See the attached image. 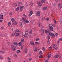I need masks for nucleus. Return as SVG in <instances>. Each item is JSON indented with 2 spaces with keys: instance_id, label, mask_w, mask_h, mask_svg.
I'll return each mask as SVG.
<instances>
[{
  "instance_id": "obj_11",
  "label": "nucleus",
  "mask_w": 62,
  "mask_h": 62,
  "mask_svg": "<svg viewBox=\"0 0 62 62\" xmlns=\"http://www.w3.org/2000/svg\"><path fill=\"white\" fill-rule=\"evenodd\" d=\"M27 35H28V33H25V35H24V37H26V38H28V36H27Z\"/></svg>"
},
{
  "instance_id": "obj_12",
  "label": "nucleus",
  "mask_w": 62,
  "mask_h": 62,
  "mask_svg": "<svg viewBox=\"0 0 62 62\" xmlns=\"http://www.w3.org/2000/svg\"><path fill=\"white\" fill-rule=\"evenodd\" d=\"M24 22V24H26V23H29V21L26 20Z\"/></svg>"
},
{
  "instance_id": "obj_19",
  "label": "nucleus",
  "mask_w": 62,
  "mask_h": 62,
  "mask_svg": "<svg viewBox=\"0 0 62 62\" xmlns=\"http://www.w3.org/2000/svg\"><path fill=\"white\" fill-rule=\"evenodd\" d=\"M27 49L25 48V49L24 52H25V53L26 54H27Z\"/></svg>"
},
{
  "instance_id": "obj_49",
  "label": "nucleus",
  "mask_w": 62,
  "mask_h": 62,
  "mask_svg": "<svg viewBox=\"0 0 62 62\" xmlns=\"http://www.w3.org/2000/svg\"><path fill=\"white\" fill-rule=\"evenodd\" d=\"M8 59V60H10V58H9V57H8V58H7Z\"/></svg>"
},
{
  "instance_id": "obj_44",
  "label": "nucleus",
  "mask_w": 62,
  "mask_h": 62,
  "mask_svg": "<svg viewBox=\"0 0 62 62\" xmlns=\"http://www.w3.org/2000/svg\"><path fill=\"white\" fill-rule=\"evenodd\" d=\"M14 56L15 57H17V54H14Z\"/></svg>"
},
{
  "instance_id": "obj_28",
  "label": "nucleus",
  "mask_w": 62,
  "mask_h": 62,
  "mask_svg": "<svg viewBox=\"0 0 62 62\" xmlns=\"http://www.w3.org/2000/svg\"><path fill=\"white\" fill-rule=\"evenodd\" d=\"M38 49H37V47H35V49H34V51L35 52L36 51H37Z\"/></svg>"
},
{
  "instance_id": "obj_31",
  "label": "nucleus",
  "mask_w": 62,
  "mask_h": 62,
  "mask_svg": "<svg viewBox=\"0 0 62 62\" xmlns=\"http://www.w3.org/2000/svg\"><path fill=\"white\" fill-rule=\"evenodd\" d=\"M60 23L61 24H62V20H60Z\"/></svg>"
},
{
  "instance_id": "obj_64",
  "label": "nucleus",
  "mask_w": 62,
  "mask_h": 62,
  "mask_svg": "<svg viewBox=\"0 0 62 62\" xmlns=\"http://www.w3.org/2000/svg\"><path fill=\"white\" fill-rule=\"evenodd\" d=\"M20 24L22 26L23 25V24H22V22H21V23Z\"/></svg>"
},
{
  "instance_id": "obj_27",
  "label": "nucleus",
  "mask_w": 62,
  "mask_h": 62,
  "mask_svg": "<svg viewBox=\"0 0 62 62\" xmlns=\"http://www.w3.org/2000/svg\"><path fill=\"white\" fill-rule=\"evenodd\" d=\"M42 54V51H40L39 52V54Z\"/></svg>"
},
{
  "instance_id": "obj_45",
  "label": "nucleus",
  "mask_w": 62,
  "mask_h": 62,
  "mask_svg": "<svg viewBox=\"0 0 62 62\" xmlns=\"http://www.w3.org/2000/svg\"><path fill=\"white\" fill-rule=\"evenodd\" d=\"M50 32V31H47V33H49Z\"/></svg>"
},
{
  "instance_id": "obj_30",
  "label": "nucleus",
  "mask_w": 62,
  "mask_h": 62,
  "mask_svg": "<svg viewBox=\"0 0 62 62\" xmlns=\"http://www.w3.org/2000/svg\"><path fill=\"white\" fill-rule=\"evenodd\" d=\"M30 5L31 6H32V5H33V3H32V2H30Z\"/></svg>"
},
{
  "instance_id": "obj_47",
  "label": "nucleus",
  "mask_w": 62,
  "mask_h": 62,
  "mask_svg": "<svg viewBox=\"0 0 62 62\" xmlns=\"http://www.w3.org/2000/svg\"><path fill=\"white\" fill-rule=\"evenodd\" d=\"M52 26L53 27H55V26H54V24H52Z\"/></svg>"
},
{
  "instance_id": "obj_54",
  "label": "nucleus",
  "mask_w": 62,
  "mask_h": 62,
  "mask_svg": "<svg viewBox=\"0 0 62 62\" xmlns=\"http://www.w3.org/2000/svg\"><path fill=\"white\" fill-rule=\"evenodd\" d=\"M45 33H47V30H46L45 31Z\"/></svg>"
},
{
  "instance_id": "obj_4",
  "label": "nucleus",
  "mask_w": 62,
  "mask_h": 62,
  "mask_svg": "<svg viewBox=\"0 0 62 62\" xmlns=\"http://www.w3.org/2000/svg\"><path fill=\"white\" fill-rule=\"evenodd\" d=\"M20 10L21 11H22L23 10V6H22L20 7Z\"/></svg>"
},
{
  "instance_id": "obj_29",
  "label": "nucleus",
  "mask_w": 62,
  "mask_h": 62,
  "mask_svg": "<svg viewBox=\"0 0 62 62\" xmlns=\"http://www.w3.org/2000/svg\"><path fill=\"white\" fill-rule=\"evenodd\" d=\"M43 57V56H42V55H41L39 56V58H42V57Z\"/></svg>"
},
{
  "instance_id": "obj_35",
  "label": "nucleus",
  "mask_w": 62,
  "mask_h": 62,
  "mask_svg": "<svg viewBox=\"0 0 62 62\" xmlns=\"http://www.w3.org/2000/svg\"><path fill=\"white\" fill-rule=\"evenodd\" d=\"M42 49L43 51H45V49L44 47H43Z\"/></svg>"
},
{
  "instance_id": "obj_21",
  "label": "nucleus",
  "mask_w": 62,
  "mask_h": 62,
  "mask_svg": "<svg viewBox=\"0 0 62 62\" xmlns=\"http://www.w3.org/2000/svg\"><path fill=\"white\" fill-rule=\"evenodd\" d=\"M15 32L16 33H18V32H20V31L18 30H16L15 31Z\"/></svg>"
},
{
  "instance_id": "obj_42",
  "label": "nucleus",
  "mask_w": 62,
  "mask_h": 62,
  "mask_svg": "<svg viewBox=\"0 0 62 62\" xmlns=\"http://www.w3.org/2000/svg\"><path fill=\"white\" fill-rule=\"evenodd\" d=\"M32 60V58H30L29 59V61H31Z\"/></svg>"
},
{
  "instance_id": "obj_20",
  "label": "nucleus",
  "mask_w": 62,
  "mask_h": 62,
  "mask_svg": "<svg viewBox=\"0 0 62 62\" xmlns=\"http://www.w3.org/2000/svg\"><path fill=\"white\" fill-rule=\"evenodd\" d=\"M18 45L19 46H21L22 45V44L21 42H19L18 43Z\"/></svg>"
},
{
  "instance_id": "obj_36",
  "label": "nucleus",
  "mask_w": 62,
  "mask_h": 62,
  "mask_svg": "<svg viewBox=\"0 0 62 62\" xmlns=\"http://www.w3.org/2000/svg\"><path fill=\"white\" fill-rule=\"evenodd\" d=\"M0 52V53H2V54H4V51H1Z\"/></svg>"
},
{
  "instance_id": "obj_61",
  "label": "nucleus",
  "mask_w": 62,
  "mask_h": 62,
  "mask_svg": "<svg viewBox=\"0 0 62 62\" xmlns=\"http://www.w3.org/2000/svg\"><path fill=\"white\" fill-rule=\"evenodd\" d=\"M32 31H30V33L31 34V33H32Z\"/></svg>"
},
{
  "instance_id": "obj_18",
  "label": "nucleus",
  "mask_w": 62,
  "mask_h": 62,
  "mask_svg": "<svg viewBox=\"0 0 62 62\" xmlns=\"http://www.w3.org/2000/svg\"><path fill=\"white\" fill-rule=\"evenodd\" d=\"M1 17L0 16V19H3V15H2L1 16Z\"/></svg>"
},
{
  "instance_id": "obj_50",
  "label": "nucleus",
  "mask_w": 62,
  "mask_h": 62,
  "mask_svg": "<svg viewBox=\"0 0 62 62\" xmlns=\"http://www.w3.org/2000/svg\"><path fill=\"white\" fill-rule=\"evenodd\" d=\"M52 33H49V35L50 36H51Z\"/></svg>"
},
{
  "instance_id": "obj_55",
  "label": "nucleus",
  "mask_w": 62,
  "mask_h": 62,
  "mask_svg": "<svg viewBox=\"0 0 62 62\" xmlns=\"http://www.w3.org/2000/svg\"><path fill=\"white\" fill-rule=\"evenodd\" d=\"M38 7H39V8H40V6L39 5V4H38Z\"/></svg>"
},
{
  "instance_id": "obj_5",
  "label": "nucleus",
  "mask_w": 62,
  "mask_h": 62,
  "mask_svg": "<svg viewBox=\"0 0 62 62\" xmlns=\"http://www.w3.org/2000/svg\"><path fill=\"white\" fill-rule=\"evenodd\" d=\"M60 56V55H56L54 57V58H58L59 56Z\"/></svg>"
},
{
  "instance_id": "obj_32",
  "label": "nucleus",
  "mask_w": 62,
  "mask_h": 62,
  "mask_svg": "<svg viewBox=\"0 0 62 62\" xmlns=\"http://www.w3.org/2000/svg\"><path fill=\"white\" fill-rule=\"evenodd\" d=\"M14 7H16L17 6V4L16 3V4H14Z\"/></svg>"
},
{
  "instance_id": "obj_53",
  "label": "nucleus",
  "mask_w": 62,
  "mask_h": 62,
  "mask_svg": "<svg viewBox=\"0 0 62 62\" xmlns=\"http://www.w3.org/2000/svg\"><path fill=\"white\" fill-rule=\"evenodd\" d=\"M3 20L0 19V22H3Z\"/></svg>"
},
{
  "instance_id": "obj_13",
  "label": "nucleus",
  "mask_w": 62,
  "mask_h": 62,
  "mask_svg": "<svg viewBox=\"0 0 62 62\" xmlns=\"http://www.w3.org/2000/svg\"><path fill=\"white\" fill-rule=\"evenodd\" d=\"M51 36L53 38H54L55 37V36L54 35V33H52Z\"/></svg>"
},
{
  "instance_id": "obj_9",
  "label": "nucleus",
  "mask_w": 62,
  "mask_h": 62,
  "mask_svg": "<svg viewBox=\"0 0 62 62\" xmlns=\"http://www.w3.org/2000/svg\"><path fill=\"white\" fill-rule=\"evenodd\" d=\"M30 44H31V45H34V43H33V42L32 41H31Z\"/></svg>"
},
{
  "instance_id": "obj_63",
  "label": "nucleus",
  "mask_w": 62,
  "mask_h": 62,
  "mask_svg": "<svg viewBox=\"0 0 62 62\" xmlns=\"http://www.w3.org/2000/svg\"><path fill=\"white\" fill-rule=\"evenodd\" d=\"M50 54V53H49V54H48V56H49V57H51V55H49V54Z\"/></svg>"
},
{
  "instance_id": "obj_34",
  "label": "nucleus",
  "mask_w": 62,
  "mask_h": 62,
  "mask_svg": "<svg viewBox=\"0 0 62 62\" xmlns=\"http://www.w3.org/2000/svg\"><path fill=\"white\" fill-rule=\"evenodd\" d=\"M11 23H10V22H9L8 23V26H10V24H11Z\"/></svg>"
},
{
  "instance_id": "obj_48",
  "label": "nucleus",
  "mask_w": 62,
  "mask_h": 62,
  "mask_svg": "<svg viewBox=\"0 0 62 62\" xmlns=\"http://www.w3.org/2000/svg\"><path fill=\"white\" fill-rule=\"evenodd\" d=\"M54 23H57V22H56V21L55 20L54 21Z\"/></svg>"
},
{
  "instance_id": "obj_59",
  "label": "nucleus",
  "mask_w": 62,
  "mask_h": 62,
  "mask_svg": "<svg viewBox=\"0 0 62 62\" xmlns=\"http://www.w3.org/2000/svg\"><path fill=\"white\" fill-rule=\"evenodd\" d=\"M49 49H51H51H52V47L51 46H50L49 47Z\"/></svg>"
},
{
  "instance_id": "obj_39",
  "label": "nucleus",
  "mask_w": 62,
  "mask_h": 62,
  "mask_svg": "<svg viewBox=\"0 0 62 62\" xmlns=\"http://www.w3.org/2000/svg\"><path fill=\"white\" fill-rule=\"evenodd\" d=\"M15 33H13L11 35V36H12L13 37V36H15Z\"/></svg>"
},
{
  "instance_id": "obj_7",
  "label": "nucleus",
  "mask_w": 62,
  "mask_h": 62,
  "mask_svg": "<svg viewBox=\"0 0 62 62\" xmlns=\"http://www.w3.org/2000/svg\"><path fill=\"white\" fill-rule=\"evenodd\" d=\"M41 2L42 4H43V3H45V0H41Z\"/></svg>"
},
{
  "instance_id": "obj_1",
  "label": "nucleus",
  "mask_w": 62,
  "mask_h": 62,
  "mask_svg": "<svg viewBox=\"0 0 62 62\" xmlns=\"http://www.w3.org/2000/svg\"><path fill=\"white\" fill-rule=\"evenodd\" d=\"M11 48H12V50H13V51H15V50H16V48L15 47V46H14V45H12L11 46Z\"/></svg>"
},
{
  "instance_id": "obj_17",
  "label": "nucleus",
  "mask_w": 62,
  "mask_h": 62,
  "mask_svg": "<svg viewBox=\"0 0 62 62\" xmlns=\"http://www.w3.org/2000/svg\"><path fill=\"white\" fill-rule=\"evenodd\" d=\"M21 40L22 43H23V42L24 41V40L23 39H21Z\"/></svg>"
},
{
  "instance_id": "obj_41",
  "label": "nucleus",
  "mask_w": 62,
  "mask_h": 62,
  "mask_svg": "<svg viewBox=\"0 0 62 62\" xmlns=\"http://www.w3.org/2000/svg\"><path fill=\"white\" fill-rule=\"evenodd\" d=\"M12 14V12H10L9 13V15H11Z\"/></svg>"
},
{
  "instance_id": "obj_43",
  "label": "nucleus",
  "mask_w": 62,
  "mask_h": 62,
  "mask_svg": "<svg viewBox=\"0 0 62 62\" xmlns=\"http://www.w3.org/2000/svg\"><path fill=\"white\" fill-rule=\"evenodd\" d=\"M35 43H36V44H39V43L38 42H36Z\"/></svg>"
},
{
  "instance_id": "obj_3",
  "label": "nucleus",
  "mask_w": 62,
  "mask_h": 62,
  "mask_svg": "<svg viewBox=\"0 0 62 62\" xmlns=\"http://www.w3.org/2000/svg\"><path fill=\"white\" fill-rule=\"evenodd\" d=\"M49 29L50 31H53V28L52 27V26H50L49 27Z\"/></svg>"
},
{
  "instance_id": "obj_6",
  "label": "nucleus",
  "mask_w": 62,
  "mask_h": 62,
  "mask_svg": "<svg viewBox=\"0 0 62 62\" xmlns=\"http://www.w3.org/2000/svg\"><path fill=\"white\" fill-rule=\"evenodd\" d=\"M40 15V12L39 11H38L37 12V16H39Z\"/></svg>"
},
{
  "instance_id": "obj_37",
  "label": "nucleus",
  "mask_w": 62,
  "mask_h": 62,
  "mask_svg": "<svg viewBox=\"0 0 62 62\" xmlns=\"http://www.w3.org/2000/svg\"><path fill=\"white\" fill-rule=\"evenodd\" d=\"M0 59H2L3 58V57L2 56V55H0Z\"/></svg>"
},
{
  "instance_id": "obj_52",
  "label": "nucleus",
  "mask_w": 62,
  "mask_h": 62,
  "mask_svg": "<svg viewBox=\"0 0 62 62\" xmlns=\"http://www.w3.org/2000/svg\"><path fill=\"white\" fill-rule=\"evenodd\" d=\"M55 35L56 37L57 36V35H58V33H56Z\"/></svg>"
},
{
  "instance_id": "obj_25",
  "label": "nucleus",
  "mask_w": 62,
  "mask_h": 62,
  "mask_svg": "<svg viewBox=\"0 0 62 62\" xmlns=\"http://www.w3.org/2000/svg\"><path fill=\"white\" fill-rule=\"evenodd\" d=\"M16 51L18 53H21V51L20 50H17Z\"/></svg>"
},
{
  "instance_id": "obj_2",
  "label": "nucleus",
  "mask_w": 62,
  "mask_h": 62,
  "mask_svg": "<svg viewBox=\"0 0 62 62\" xmlns=\"http://www.w3.org/2000/svg\"><path fill=\"white\" fill-rule=\"evenodd\" d=\"M53 48L55 49V50H57L58 49V47H56V46H55V45H53Z\"/></svg>"
},
{
  "instance_id": "obj_15",
  "label": "nucleus",
  "mask_w": 62,
  "mask_h": 62,
  "mask_svg": "<svg viewBox=\"0 0 62 62\" xmlns=\"http://www.w3.org/2000/svg\"><path fill=\"white\" fill-rule=\"evenodd\" d=\"M41 31L42 34H43V33H44V30H41Z\"/></svg>"
},
{
  "instance_id": "obj_58",
  "label": "nucleus",
  "mask_w": 62,
  "mask_h": 62,
  "mask_svg": "<svg viewBox=\"0 0 62 62\" xmlns=\"http://www.w3.org/2000/svg\"><path fill=\"white\" fill-rule=\"evenodd\" d=\"M50 44V43L49 42H48V41H47V44Z\"/></svg>"
},
{
  "instance_id": "obj_33",
  "label": "nucleus",
  "mask_w": 62,
  "mask_h": 62,
  "mask_svg": "<svg viewBox=\"0 0 62 62\" xmlns=\"http://www.w3.org/2000/svg\"><path fill=\"white\" fill-rule=\"evenodd\" d=\"M58 5L59 7H61V4H60L59 3L58 4Z\"/></svg>"
},
{
  "instance_id": "obj_62",
  "label": "nucleus",
  "mask_w": 62,
  "mask_h": 62,
  "mask_svg": "<svg viewBox=\"0 0 62 62\" xmlns=\"http://www.w3.org/2000/svg\"><path fill=\"white\" fill-rule=\"evenodd\" d=\"M23 16H24V17H25V16H26L24 14H23Z\"/></svg>"
},
{
  "instance_id": "obj_24",
  "label": "nucleus",
  "mask_w": 62,
  "mask_h": 62,
  "mask_svg": "<svg viewBox=\"0 0 62 62\" xmlns=\"http://www.w3.org/2000/svg\"><path fill=\"white\" fill-rule=\"evenodd\" d=\"M47 9V7H46L43 8V9L44 10H46Z\"/></svg>"
},
{
  "instance_id": "obj_40",
  "label": "nucleus",
  "mask_w": 62,
  "mask_h": 62,
  "mask_svg": "<svg viewBox=\"0 0 62 62\" xmlns=\"http://www.w3.org/2000/svg\"><path fill=\"white\" fill-rule=\"evenodd\" d=\"M39 38H37L36 39V41H38V40H39Z\"/></svg>"
},
{
  "instance_id": "obj_46",
  "label": "nucleus",
  "mask_w": 62,
  "mask_h": 62,
  "mask_svg": "<svg viewBox=\"0 0 62 62\" xmlns=\"http://www.w3.org/2000/svg\"><path fill=\"white\" fill-rule=\"evenodd\" d=\"M60 41H62V38L60 39Z\"/></svg>"
},
{
  "instance_id": "obj_22",
  "label": "nucleus",
  "mask_w": 62,
  "mask_h": 62,
  "mask_svg": "<svg viewBox=\"0 0 62 62\" xmlns=\"http://www.w3.org/2000/svg\"><path fill=\"white\" fill-rule=\"evenodd\" d=\"M22 20L23 21H25V20H26V18L24 17H22Z\"/></svg>"
},
{
  "instance_id": "obj_23",
  "label": "nucleus",
  "mask_w": 62,
  "mask_h": 62,
  "mask_svg": "<svg viewBox=\"0 0 62 62\" xmlns=\"http://www.w3.org/2000/svg\"><path fill=\"white\" fill-rule=\"evenodd\" d=\"M47 37L48 38V39L49 40L50 39V36L49 35H48Z\"/></svg>"
},
{
  "instance_id": "obj_10",
  "label": "nucleus",
  "mask_w": 62,
  "mask_h": 62,
  "mask_svg": "<svg viewBox=\"0 0 62 62\" xmlns=\"http://www.w3.org/2000/svg\"><path fill=\"white\" fill-rule=\"evenodd\" d=\"M19 9V7H18L15 9V11H18Z\"/></svg>"
},
{
  "instance_id": "obj_57",
  "label": "nucleus",
  "mask_w": 62,
  "mask_h": 62,
  "mask_svg": "<svg viewBox=\"0 0 62 62\" xmlns=\"http://www.w3.org/2000/svg\"><path fill=\"white\" fill-rule=\"evenodd\" d=\"M54 7H55V3L54 4Z\"/></svg>"
},
{
  "instance_id": "obj_51",
  "label": "nucleus",
  "mask_w": 62,
  "mask_h": 62,
  "mask_svg": "<svg viewBox=\"0 0 62 62\" xmlns=\"http://www.w3.org/2000/svg\"><path fill=\"white\" fill-rule=\"evenodd\" d=\"M29 55L30 56H31V55H31V53H29Z\"/></svg>"
},
{
  "instance_id": "obj_16",
  "label": "nucleus",
  "mask_w": 62,
  "mask_h": 62,
  "mask_svg": "<svg viewBox=\"0 0 62 62\" xmlns=\"http://www.w3.org/2000/svg\"><path fill=\"white\" fill-rule=\"evenodd\" d=\"M15 45H16V46H17L18 45V43H17V42H14V43H13Z\"/></svg>"
},
{
  "instance_id": "obj_26",
  "label": "nucleus",
  "mask_w": 62,
  "mask_h": 62,
  "mask_svg": "<svg viewBox=\"0 0 62 62\" xmlns=\"http://www.w3.org/2000/svg\"><path fill=\"white\" fill-rule=\"evenodd\" d=\"M14 23L15 25H17V22L15 21V22L13 23V24H14Z\"/></svg>"
},
{
  "instance_id": "obj_14",
  "label": "nucleus",
  "mask_w": 62,
  "mask_h": 62,
  "mask_svg": "<svg viewBox=\"0 0 62 62\" xmlns=\"http://www.w3.org/2000/svg\"><path fill=\"white\" fill-rule=\"evenodd\" d=\"M15 33L16 34V36H20V34H19V33L15 32Z\"/></svg>"
},
{
  "instance_id": "obj_60",
  "label": "nucleus",
  "mask_w": 62,
  "mask_h": 62,
  "mask_svg": "<svg viewBox=\"0 0 62 62\" xmlns=\"http://www.w3.org/2000/svg\"><path fill=\"white\" fill-rule=\"evenodd\" d=\"M19 4L20 5H21V4H22V2H19Z\"/></svg>"
},
{
  "instance_id": "obj_8",
  "label": "nucleus",
  "mask_w": 62,
  "mask_h": 62,
  "mask_svg": "<svg viewBox=\"0 0 62 62\" xmlns=\"http://www.w3.org/2000/svg\"><path fill=\"white\" fill-rule=\"evenodd\" d=\"M33 12L31 11L29 13V15L30 16H31V15H32V14H33Z\"/></svg>"
},
{
  "instance_id": "obj_38",
  "label": "nucleus",
  "mask_w": 62,
  "mask_h": 62,
  "mask_svg": "<svg viewBox=\"0 0 62 62\" xmlns=\"http://www.w3.org/2000/svg\"><path fill=\"white\" fill-rule=\"evenodd\" d=\"M11 20L12 22H14V18H12L11 19Z\"/></svg>"
},
{
  "instance_id": "obj_56",
  "label": "nucleus",
  "mask_w": 62,
  "mask_h": 62,
  "mask_svg": "<svg viewBox=\"0 0 62 62\" xmlns=\"http://www.w3.org/2000/svg\"><path fill=\"white\" fill-rule=\"evenodd\" d=\"M46 20H47V21H49V19L48 18H47L46 19Z\"/></svg>"
}]
</instances>
